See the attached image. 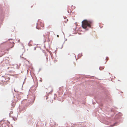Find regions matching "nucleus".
I'll use <instances>...</instances> for the list:
<instances>
[{
    "label": "nucleus",
    "mask_w": 127,
    "mask_h": 127,
    "mask_svg": "<svg viewBox=\"0 0 127 127\" xmlns=\"http://www.w3.org/2000/svg\"><path fill=\"white\" fill-rule=\"evenodd\" d=\"M82 26L84 29H86L87 27L91 28L92 25L93 21L91 20H83L82 22Z\"/></svg>",
    "instance_id": "nucleus-1"
},
{
    "label": "nucleus",
    "mask_w": 127,
    "mask_h": 127,
    "mask_svg": "<svg viewBox=\"0 0 127 127\" xmlns=\"http://www.w3.org/2000/svg\"><path fill=\"white\" fill-rule=\"evenodd\" d=\"M44 26V24L42 22H40L39 24H38L37 26L36 27V28L38 29H41V27H43Z\"/></svg>",
    "instance_id": "nucleus-2"
},
{
    "label": "nucleus",
    "mask_w": 127,
    "mask_h": 127,
    "mask_svg": "<svg viewBox=\"0 0 127 127\" xmlns=\"http://www.w3.org/2000/svg\"><path fill=\"white\" fill-rule=\"evenodd\" d=\"M46 35L45 36L44 35V36H45L46 38H49V35H50V32H48L46 33Z\"/></svg>",
    "instance_id": "nucleus-3"
},
{
    "label": "nucleus",
    "mask_w": 127,
    "mask_h": 127,
    "mask_svg": "<svg viewBox=\"0 0 127 127\" xmlns=\"http://www.w3.org/2000/svg\"><path fill=\"white\" fill-rule=\"evenodd\" d=\"M11 44H12V46L10 48H12L14 46V42H13Z\"/></svg>",
    "instance_id": "nucleus-4"
},
{
    "label": "nucleus",
    "mask_w": 127,
    "mask_h": 127,
    "mask_svg": "<svg viewBox=\"0 0 127 127\" xmlns=\"http://www.w3.org/2000/svg\"><path fill=\"white\" fill-rule=\"evenodd\" d=\"M104 68V67H100L99 68V69H100V70H102V69H103Z\"/></svg>",
    "instance_id": "nucleus-5"
},
{
    "label": "nucleus",
    "mask_w": 127,
    "mask_h": 127,
    "mask_svg": "<svg viewBox=\"0 0 127 127\" xmlns=\"http://www.w3.org/2000/svg\"><path fill=\"white\" fill-rule=\"evenodd\" d=\"M108 57L106 58V62L108 60Z\"/></svg>",
    "instance_id": "nucleus-6"
},
{
    "label": "nucleus",
    "mask_w": 127,
    "mask_h": 127,
    "mask_svg": "<svg viewBox=\"0 0 127 127\" xmlns=\"http://www.w3.org/2000/svg\"><path fill=\"white\" fill-rule=\"evenodd\" d=\"M2 82H5V81L4 80H2Z\"/></svg>",
    "instance_id": "nucleus-7"
},
{
    "label": "nucleus",
    "mask_w": 127,
    "mask_h": 127,
    "mask_svg": "<svg viewBox=\"0 0 127 127\" xmlns=\"http://www.w3.org/2000/svg\"><path fill=\"white\" fill-rule=\"evenodd\" d=\"M57 36L58 37H59V35H57Z\"/></svg>",
    "instance_id": "nucleus-8"
},
{
    "label": "nucleus",
    "mask_w": 127,
    "mask_h": 127,
    "mask_svg": "<svg viewBox=\"0 0 127 127\" xmlns=\"http://www.w3.org/2000/svg\"><path fill=\"white\" fill-rule=\"evenodd\" d=\"M35 49H36V48L35 47V48H34V50H35Z\"/></svg>",
    "instance_id": "nucleus-9"
}]
</instances>
